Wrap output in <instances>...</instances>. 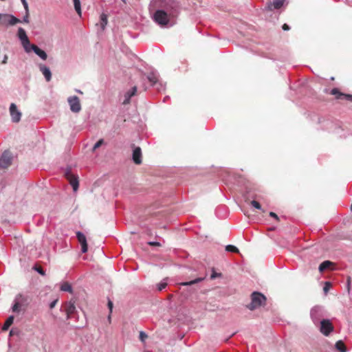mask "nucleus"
<instances>
[{
  "label": "nucleus",
  "instance_id": "1",
  "mask_svg": "<svg viewBox=\"0 0 352 352\" xmlns=\"http://www.w3.org/2000/svg\"><path fill=\"white\" fill-rule=\"evenodd\" d=\"M165 8L157 10L153 14V20L160 26H165L169 23L171 19L177 16L179 12V4L174 0H164Z\"/></svg>",
  "mask_w": 352,
  "mask_h": 352
},
{
  "label": "nucleus",
  "instance_id": "2",
  "mask_svg": "<svg viewBox=\"0 0 352 352\" xmlns=\"http://www.w3.org/2000/svg\"><path fill=\"white\" fill-rule=\"evenodd\" d=\"M266 301L265 296L258 292H254L251 295V302L247 305L250 310H254L261 306L265 305Z\"/></svg>",
  "mask_w": 352,
  "mask_h": 352
},
{
  "label": "nucleus",
  "instance_id": "3",
  "mask_svg": "<svg viewBox=\"0 0 352 352\" xmlns=\"http://www.w3.org/2000/svg\"><path fill=\"white\" fill-rule=\"evenodd\" d=\"M325 316V311L322 306L315 305L310 310V318L313 323L318 326L319 322L322 320V318Z\"/></svg>",
  "mask_w": 352,
  "mask_h": 352
},
{
  "label": "nucleus",
  "instance_id": "4",
  "mask_svg": "<svg viewBox=\"0 0 352 352\" xmlns=\"http://www.w3.org/2000/svg\"><path fill=\"white\" fill-rule=\"evenodd\" d=\"M318 326L320 333L325 336H329L334 330L332 322L329 319H322Z\"/></svg>",
  "mask_w": 352,
  "mask_h": 352
},
{
  "label": "nucleus",
  "instance_id": "5",
  "mask_svg": "<svg viewBox=\"0 0 352 352\" xmlns=\"http://www.w3.org/2000/svg\"><path fill=\"white\" fill-rule=\"evenodd\" d=\"M17 36L20 40L22 46L25 52H28L29 47L32 45L27 36L25 30L23 28H19L17 32Z\"/></svg>",
  "mask_w": 352,
  "mask_h": 352
},
{
  "label": "nucleus",
  "instance_id": "6",
  "mask_svg": "<svg viewBox=\"0 0 352 352\" xmlns=\"http://www.w3.org/2000/svg\"><path fill=\"white\" fill-rule=\"evenodd\" d=\"M12 163V155L9 151H5L0 157V169H6Z\"/></svg>",
  "mask_w": 352,
  "mask_h": 352
},
{
  "label": "nucleus",
  "instance_id": "7",
  "mask_svg": "<svg viewBox=\"0 0 352 352\" xmlns=\"http://www.w3.org/2000/svg\"><path fill=\"white\" fill-rule=\"evenodd\" d=\"M71 111L73 113H79L81 111V104L78 96H69L67 98Z\"/></svg>",
  "mask_w": 352,
  "mask_h": 352
},
{
  "label": "nucleus",
  "instance_id": "8",
  "mask_svg": "<svg viewBox=\"0 0 352 352\" xmlns=\"http://www.w3.org/2000/svg\"><path fill=\"white\" fill-rule=\"evenodd\" d=\"M65 175L67 179L69 181L70 185L72 186L74 191L76 192L79 186L78 176L72 174L69 168H67L65 170Z\"/></svg>",
  "mask_w": 352,
  "mask_h": 352
},
{
  "label": "nucleus",
  "instance_id": "9",
  "mask_svg": "<svg viewBox=\"0 0 352 352\" xmlns=\"http://www.w3.org/2000/svg\"><path fill=\"white\" fill-rule=\"evenodd\" d=\"M10 113L13 122L17 123L21 118V113L17 109L16 105L12 103L10 106Z\"/></svg>",
  "mask_w": 352,
  "mask_h": 352
},
{
  "label": "nucleus",
  "instance_id": "10",
  "mask_svg": "<svg viewBox=\"0 0 352 352\" xmlns=\"http://www.w3.org/2000/svg\"><path fill=\"white\" fill-rule=\"evenodd\" d=\"M137 87H133L130 90L126 91L123 95V100L122 104L124 105L128 104L131 102V98L136 94Z\"/></svg>",
  "mask_w": 352,
  "mask_h": 352
},
{
  "label": "nucleus",
  "instance_id": "11",
  "mask_svg": "<svg viewBox=\"0 0 352 352\" xmlns=\"http://www.w3.org/2000/svg\"><path fill=\"white\" fill-rule=\"evenodd\" d=\"M285 3V0H273L272 1L267 3L266 10L269 11L278 10L283 6Z\"/></svg>",
  "mask_w": 352,
  "mask_h": 352
},
{
  "label": "nucleus",
  "instance_id": "12",
  "mask_svg": "<svg viewBox=\"0 0 352 352\" xmlns=\"http://www.w3.org/2000/svg\"><path fill=\"white\" fill-rule=\"evenodd\" d=\"M76 237L79 241V243H80L81 245V251L82 253H85L87 252V250H88V245H87V239H86V236L85 235L78 231L76 232Z\"/></svg>",
  "mask_w": 352,
  "mask_h": 352
},
{
  "label": "nucleus",
  "instance_id": "13",
  "mask_svg": "<svg viewBox=\"0 0 352 352\" xmlns=\"http://www.w3.org/2000/svg\"><path fill=\"white\" fill-rule=\"evenodd\" d=\"M32 51H33L38 56H39L43 60H45L47 58V53L34 44H32L29 47V51L28 53H30Z\"/></svg>",
  "mask_w": 352,
  "mask_h": 352
},
{
  "label": "nucleus",
  "instance_id": "14",
  "mask_svg": "<svg viewBox=\"0 0 352 352\" xmlns=\"http://www.w3.org/2000/svg\"><path fill=\"white\" fill-rule=\"evenodd\" d=\"M38 68L40 72L43 74L44 76L45 80L47 82H50L52 79V72L49 67H47L46 65L43 64H38Z\"/></svg>",
  "mask_w": 352,
  "mask_h": 352
},
{
  "label": "nucleus",
  "instance_id": "15",
  "mask_svg": "<svg viewBox=\"0 0 352 352\" xmlns=\"http://www.w3.org/2000/svg\"><path fill=\"white\" fill-rule=\"evenodd\" d=\"M66 314L67 319L72 318L73 317V315L76 312V307L74 305V303L72 301H69L65 304V306Z\"/></svg>",
  "mask_w": 352,
  "mask_h": 352
},
{
  "label": "nucleus",
  "instance_id": "16",
  "mask_svg": "<svg viewBox=\"0 0 352 352\" xmlns=\"http://www.w3.org/2000/svg\"><path fill=\"white\" fill-rule=\"evenodd\" d=\"M133 161L136 164L142 163V151L140 147H135L133 151Z\"/></svg>",
  "mask_w": 352,
  "mask_h": 352
},
{
  "label": "nucleus",
  "instance_id": "17",
  "mask_svg": "<svg viewBox=\"0 0 352 352\" xmlns=\"http://www.w3.org/2000/svg\"><path fill=\"white\" fill-rule=\"evenodd\" d=\"M108 23L107 15L104 13L101 14L100 16V21L98 23H96L97 25H100L102 31L104 30L107 25Z\"/></svg>",
  "mask_w": 352,
  "mask_h": 352
},
{
  "label": "nucleus",
  "instance_id": "18",
  "mask_svg": "<svg viewBox=\"0 0 352 352\" xmlns=\"http://www.w3.org/2000/svg\"><path fill=\"white\" fill-rule=\"evenodd\" d=\"M158 78V74L155 72H151L147 76V79L153 86L157 85Z\"/></svg>",
  "mask_w": 352,
  "mask_h": 352
},
{
  "label": "nucleus",
  "instance_id": "19",
  "mask_svg": "<svg viewBox=\"0 0 352 352\" xmlns=\"http://www.w3.org/2000/svg\"><path fill=\"white\" fill-rule=\"evenodd\" d=\"M318 122L323 124L322 129L325 130H331L333 126L334 125L333 123L329 120H323L322 121L320 119H319Z\"/></svg>",
  "mask_w": 352,
  "mask_h": 352
},
{
  "label": "nucleus",
  "instance_id": "20",
  "mask_svg": "<svg viewBox=\"0 0 352 352\" xmlns=\"http://www.w3.org/2000/svg\"><path fill=\"white\" fill-rule=\"evenodd\" d=\"M6 23H8L10 25H14L17 23L21 22V21L19 19H17L16 17L12 14H8V16H6Z\"/></svg>",
  "mask_w": 352,
  "mask_h": 352
},
{
  "label": "nucleus",
  "instance_id": "21",
  "mask_svg": "<svg viewBox=\"0 0 352 352\" xmlns=\"http://www.w3.org/2000/svg\"><path fill=\"white\" fill-rule=\"evenodd\" d=\"M14 318L13 316H10L7 318V320H6L5 323L2 327L3 331H6L9 329V327L12 325V324L14 322Z\"/></svg>",
  "mask_w": 352,
  "mask_h": 352
},
{
  "label": "nucleus",
  "instance_id": "22",
  "mask_svg": "<svg viewBox=\"0 0 352 352\" xmlns=\"http://www.w3.org/2000/svg\"><path fill=\"white\" fill-rule=\"evenodd\" d=\"M332 264L333 263L329 261H323L319 266V271L321 272H324V270L329 268L330 266L332 265Z\"/></svg>",
  "mask_w": 352,
  "mask_h": 352
},
{
  "label": "nucleus",
  "instance_id": "23",
  "mask_svg": "<svg viewBox=\"0 0 352 352\" xmlns=\"http://www.w3.org/2000/svg\"><path fill=\"white\" fill-rule=\"evenodd\" d=\"M336 349L340 352H346V348L342 340H338L335 344Z\"/></svg>",
  "mask_w": 352,
  "mask_h": 352
},
{
  "label": "nucleus",
  "instance_id": "24",
  "mask_svg": "<svg viewBox=\"0 0 352 352\" xmlns=\"http://www.w3.org/2000/svg\"><path fill=\"white\" fill-rule=\"evenodd\" d=\"M204 279V278H195L190 281L183 282L181 283V285H183V286L192 285H195L196 283H198L202 281Z\"/></svg>",
  "mask_w": 352,
  "mask_h": 352
},
{
  "label": "nucleus",
  "instance_id": "25",
  "mask_svg": "<svg viewBox=\"0 0 352 352\" xmlns=\"http://www.w3.org/2000/svg\"><path fill=\"white\" fill-rule=\"evenodd\" d=\"M60 290L63 292H67L69 293H72V287L69 283H64L60 286Z\"/></svg>",
  "mask_w": 352,
  "mask_h": 352
},
{
  "label": "nucleus",
  "instance_id": "26",
  "mask_svg": "<svg viewBox=\"0 0 352 352\" xmlns=\"http://www.w3.org/2000/svg\"><path fill=\"white\" fill-rule=\"evenodd\" d=\"M331 94L336 96V98L337 99H342V96L343 95V93H341L338 89L333 88L331 91Z\"/></svg>",
  "mask_w": 352,
  "mask_h": 352
},
{
  "label": "nucleus",
  "instance_id": "27",
  "mask_svg": "<svg viewBox=\"0 0 352 352\" xmlns=\"http://www.w3.org/2000/svg\"><path fill=\"white\" fill-rule=\"evenodd\" d=\"M74 8L77 13L80 16L81 15V8H80V0H73Z\"/></svg>",
  "mask_w": 352,
  "mask_h": 352
},
{
  "label": "nucleus",
  "instance_id": "28",
  "mask_svg": "<svg viewBox=\"0 0 352 352\" xmlns=\"http://www.w3.org/2000/svg\"><path fill=\"white\" fill-rule=\"evenodd\" d=\"M166 286H167L166 280L164 279L163 280H162L160 283H158L157 285V289L158 291H162L164 289H165Z\"/></svg>",
  "mask_w": 352,
  "mask_h": 352
},
{
  "label": "nucleus",
  "instance_id": "29",
  "mask_svg": "<svg viewBox=\"0 0 352 352\" xmlns=\"http://www.w3.org/2000/svg\"><path fill=\"white\" fill-rule=\"evenodd\" d=\"M226 250L230 252H239L238 248L232 245H226Z\"/></svg>",
  "mask_w": 352,
  "mask_h": 352
},
{
  "label": "nucleus",
  "instance_id": "30",
  "mask_svg": "<svg viewBox=\"0 0 352 352\" xmlns=\"http://www.w3.org/2000/svg\"><path fill=\"white\" fill-rule=\"evenodd\" d=\"M147 338H148V336L145 332H144V331L140 332L139 338L142 342H144Z\"/></svg>",
  "mask_w": 352,
  "mask_h": 352
},
{
  "label": "nucleus",
  "instance_id": "31",
  "mask_svg": "<svg viewBox=\"0 0 352 352\" xmlns=\"http://www.w3.org/2000/svg\"><path fill=\"white\" fill-rule=\"evenodd\" d=\"M104 144V140L100 139L93 146V151H95L98 148H99L100 146H102Z\"/></svg>",
  "mask_w": 352,
  "mask_h": 352
},
{
  "label": "nucleus",
  "instance_id": "32",
  "mask_svg": "<svg viewBox=\"0 0 352 352\" xmlns=\"http://www.w3.org/2000/svg\"><path fill=\"white\" fill-rule=\"evenodd\" d=\"M8 16V14H1L0 13V23L1 24H6V16Z\"/></svg>",
  "mask_w": 352,
  "mask_h": 352
},
{
  "label": "nucleus",
  "instance_id": "33",
  "mask_svg": "<svg viewBox=\"0 0 352 352\" xmlns=\"http://www.w3.org/2000/svg\"><path fill=\"white\" fill-rule=\"evenodd\" d=\"M251 205L254 208H256L258 210H261L262 209L261 204L258 201H256L255 200H253V201H251Z\"/></svg>",
  "mask_w": 352,
  "mask_h": 352
},
{
  "label": "nucleus",
  "instance_id": "34",
  "mask_svg": "<svg viewBox=\"0 0 352 352\" xmlns=\"http://www.w3.org/2000/svg\"><path fill=\"white\" fill-rule=\"evenodd\" d=\"M108 308L109 309V318H110V314H111L112 312V310H113V302L111 300H108Z\"/></svg>",
  "mask_w": 352,
  "mask_h": 352
},
{
  "label": "nucleus",
  "instance_id": "35",
  "mask_svg": "<svg viewBox=\"0 0 352 352\" xmlns=\"http://www.w3.org/2000/svg\"><path fill=\"white\" fill-rule=\"evenodd\" d=\"M19 303L18 302H15L14 305L12 306V309L14 312H17L19 311Z\"/></svg>",
  "mask_w": 352,
  "mask_h": 352
},
{
  "label": "nucleus",
  "instance_id": "36",
  "mask_svg": "<svg viewBox=\"0 0 352 352\" xmlns=\"http://www.w3.org/2000/svg\"><path fill=\"white\" fill-rule=\"evenodd\" d=\"M23 22L26 23H29V10L25 11V14L23 19Z\"/></svg>",
  "mask_w": 352,
  "mask_h": 352
},
{
  "label": "nucleus",
  "instance_id": "37",
  "mask_svg": "<svg viewBox=\"0 0 352 352\" xmlns=\"http://www.w3.org/2000/svg\"><path fill=\"white\" fill-rule=\"evenodd\" d=\"M342 98H344L347 100L352 101V94H343Z\"/></svg>",
  "mask_w": 352,
  "mask_h": 352
},
{
  "label": "nucleus",
  "instance_id": "38",
  "mask_svg": "<svg viewBox=\"0 0 352 352\" xmlns=\"http://www.w3.org/2000/svg\"><path fill=\"white\" fill-rule=\"evenodd\" d=\"M22 3H23V6L25 10V11H28L29 10L28 9V2L26 1V0H21Z\"/></svg>",
  "mask_w": 352,
  "mask_h": 352
},
{
  "label": "nucleus",
  "instance_id": "39",
  "mask_svg": "<svg viewBox=\"0 0 352 352\" xmlns=\"http://www.w3.org/2000/svg\"><path fill=\"white\" fill-rule=\"evenodd\" d=\"M57 302H58V299H56V300H54L53 301H52L50 304V308L51 309H53L56 306Z\"/></svg>",
  "mask_w": 352,
  "mask_h": 352
},
{
  "label": "nucleus",
  "instance_id": "40",
  "mask_svg": "<svg viewBox=\"0 0 352 352\" xmlns=\"http://www.w3.org/2000/svg\"><path fill=\"white\" fill-rule=\"evenodd\" d=\"M270 216L272 217H274V219H276V220H278V215L274 212H270Z\"/></svg>",
  "mask_w": 352,
  "mask_h": 352
},
{
  "label": "nucleus",
  "instance_id": "41",
  "mask_svg": "<svg viewBox=\"0 0 352 352\" xmlns=\"http://www.w3.org/2000/svg\"><path fill=\"white\" fill-rule=\"evenodd\" d=\"M282 28L283 30L286 31L289 30L290 29V27L287 24L285 23L283 25Z\"/></svg>",
  "mask_w": 352,
  "mask_h": 352
},
{
  "label": "nucleus",
  "instance_id": "42",
  "mask_svg": "<svg viewBox=\"0 0 352 352\" xmlns=\"http://www.w3.org/2000/svg\"><path fill=\"white\" fill-rule=\"evenodd\" d=\"M36 270L41 275H44L45 274V272L41 268V267H38V268H36Z\"/></svg>",
  "mask_w": 352,
  "mask_h": 352
},
{
  "label": "nucleus",
  "instance_id": "43",
  "mask_svg": "<svg viewBox=\"0 0 352 352\" xmlns=\"http://www.w3.org/2000/svg\"><path fill=\"white\" fill-rule=\"evenodd\" d=\"M331 284L329 282L325 283V286L324 287V291L326 292L328 290V287L330 286Z\"/></svg>",
  "mask_w": 352,
  "mask_h": 352
},
{
  "label": "nucleus",
  "instance_id": "44",
  "mask_svg": "<svg viewBox=\"0 0 352 352\" xmlns=\"http://www.w3.org/2000/svg\"><path fill=\"white\" fill-rule=\"evenodd\" d=\"M8 58V55L5 54L3 56V59L2 60V63L3 64L7 63Z\"/></svg>",
  "mask_w": 352,
  "mask_h": 352
},
{
  "label": "nucleus",
  "instance_id": "45",
  "mask_svg": "<svg viewBox=\"0 0 352 352\" xmlns=\"http://www.w3.org/2000/svg\"><path fill=\"white\" fill-rule=\"evenodd\" d=\"M219 275H220V274H217V273L214 272V273L211 275L210 278H211V279H214V278H215L217 276H219Z\"/></svg>",
  "mask_w": 352,
  "mask_h": 352
},
{
  "label": "nucleus",
  "instance_id": "46",
  "mask_svg": "<svg viewBox=\"0 0 352 352\" xmlns=\"http://www.w3.org/2000/svg\"><path fill=\"white\" fill-rule=\"evenodd\" d=\"M148 244L151 245H159L160 243L158 242H148Z\"/></svg>",
  "mask_w": 352,
  "mask_h": 352
},
{
  "label": "nucleus",
  "instance_id": "47",
  "mask_svg": "<svg viewBox=\"0 0 352 352\" xmlns=\"http://www.w3.org/2000/svg\"><path fill=\"white\" fill-rule=\"evenodd\" d=\"M15 333V331L14 329H11L9 333L10 336H12Z\"/></svg>",
  "mask_w": 352,
  "mask_h": 352
},
{
  "label": "nucleus",
  "instance_id": "48",
  "mask_svg": "<svg viewBox=\"0 0 352 352\" xmlns=\"http://www.w3.org/2000/svg\"><path fill=\"white\" fill-rule=\"evenodd\" d=\"M159 85H160V87H157V89H159V90H160V89H164V88L162 87V85L161 84H159Z\"/></svg>",
  "mask_w": 352,
  "mask_h": 352
},
{
  "label": "nucleus",
  "instance_id": "49",
  "mask_svg": "<svg viewBox=\"0 0 352 352\" xmlns=\"http://www.w3.org/2000/svg\"><path fill=\"white\" fill-rule=\"evenodd\" d=\"M76 92H78V93H79V94H82V92L80 90H79V89H77V90H76Z\"/></svg>",
  "mask_w": 352,
  "mask_h": 352
},
{
  "label": "nucleus",
  "instance_id": "50",
  "mask_svg": "<svg viewBox=\"0 0 352 352\" xmlns=\"http://www.w3.org/2000/svg\"><path fill=\"white\" fill-rule=\"evenodd\" d=\"M21 296H21V294L18 295V296H17V297H16V300H17L19 297H21Z\"/></svg>",
  "mask_w": 352,
  "mask_h": 352
},
{
  "label": "nucleus",
  "instance_id": "51",
  "mask_svg": "<svg viewBox=\"0 0 352 352\" xmlns=\"http://www.w3.org/2000/svg\"><path fill=\"white\" fill-rule=\"evenodd\" d=\"M122 1H124V0H122Z\"/></svg>",
  "mask_w": 352,
  "mask_h": 352
}]
</instances>
